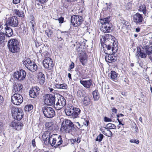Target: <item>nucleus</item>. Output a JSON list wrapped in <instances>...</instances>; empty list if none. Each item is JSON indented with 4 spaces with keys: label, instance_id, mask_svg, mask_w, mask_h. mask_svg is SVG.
<instances>
[{
    "label": "nucleus",
    "instance_id": "nucleus-5",
    "mask_svg": "<svg viewBox=\"0 0 152 152\" xmlns=\"http://www.w3.org/2000/svg\"><path fill=\"white\" fill-rule=\"evenodd\" d=\"M81 111L80 108L74 107L71 104H69L65 110L66 115L71 116L73 118L79 117Z\"/></svg>",
    "mask_w": 152,
    "mask_h": 152
},
{
    "label": "nucleus",
    "instance_id": "nucleus-31",
    "mask_svg": "<svg viewBox=\"0 0 152 152\" xmlns=\"http://www.w3.org/2000/svg\"><path fill=\"white\" fill-rule=\"evenodd\" d=\"M14 12L15 14L19 17H23L24 15V13L22 11L20 10H18L15 9Z\"/></svg>",
    "mask_w": 152,
    "mask_h": 152
},
{
    "label": "nucleus",
    "instance_id": "nucleus-48",
    "mask_svg": "<svg viewBox=\"0 0 152 152\" xmlns=\"http://www.w3.org/2000/svg\"><path fill=\"white\" fill-rule=\"evenodd\" d=\"M59 22L60 23H63L64 21V18L62 17H61L58 19Z\"/></svg>",
    "mask_w": 152,
    "mask_h": 152
},
{
    "label": "nucleus",
    "instance_id": "nucleus-16",
    "mask_svg": "<svg viewBox=\"0 0 152 152\" xmlns=\"http://www.w3.org/2000/svg\"><path fill=\"white\" fill-rule=\"evenodd\" d=\"M18 18L15 16H12L8 19L5 24L7 26L12 27H17L18 24Z\"/></svg>",
    "mask_w": 152,
    "mask_h": 152
},
{
    "label": "nucleus",
    "instance_id": "nucleus-37",
    "mask_svg": "<svg viewBox=\"0 0 152 152\" xmlns=\"http://www.w3.org/2000/svg\"><path fill=\"white\" fill-rule=\"evenodd\" d=\"M33 107V106L32 105L30 104L28 105L25 106L24 110L26 112H29L32 110Z\"/></svg>",
    "mask_w": 152,
    "mask_h": 152
},
{
    "label": "nucleus",
    "instance_id": "nucleus-39",
    "mask_svg": "<svg viewBox=\"0 0 152 152\" xmlns=\"http://www.w3.org/2000/svg\"><path fill=\"white\" fill-rule=\"evenodd\" d=\"M103 137V135L102 134H100L98 136H97L95 140L96 141H98L100 142L102 140Z\"/></svg>",
    "mask_w": 152,
    "mask_h": 152
},
{
    "label": "nucleus",
    "instance_id": "nucleus-41",
    "mask_svg": "<svg viewBox=\"0 0 152 152\" xmlns=\"http://www.w3.org/2000/svg\"><path fill=\"white\" fill-rule=\"evenodd\" d=\"M67 85L65 83L60 84V88L64 89H66L67 88Z\"/></svg>",
    "mask_w": 152,
    "mask_h": 152
},
{
    "label": "nucleus",
    "instance_id": "nucleus-25",
    "mask_svg": "<svg viewBox=\"0 0 152 152\" xmlns=\"http://www.w3.org/2000/svg\"><path fill=\"white\" fill-rule=\"evenodd\" d=\"M37 75L40 83L43 84L44 83L45 80L44 74L42 72H39L38 73Z\"/></svg>",
    "mask_w": 152,
    "mask_h": 152
},
{
    "label": "nucleus",
    "instance_id": "nucleus-11",
    "mask_svg": "<svg viewBox=\"0 0 152 152\" xmlns=\"http://www.w3.org/2000/svg\"><path fill=\"white\" fill-rule=\"evenodd\" d=\"M44 103L47 105L51 106L55 104L56 101L54 95L50 94H46L44 96Z\"/></svg>",
    "mask_w": 152,
    "mask_h": 152
},
{
    "label": "nucleus",
    "instance_id": "nucleus-2",
    "mask_svg": "<svg viewBox=\"0 0 152 152\" xmlns=\"http://www.w3.org/2000/svg\"><path fill=\"white\" fill-rule=\"evenodd\" d=\"M50 132L49 131H47L44 132L42 135V137L45 144L48 145H50L52 146H53L56 144L55 146L56 148L58 147L62 143V140L61 138V136H59L57 138L58 140L55 137V136H57V134H54L50 135Z\"/></svg>",
    "mask_w": 152,
    "mask_h": 152
},
{
    "label": "nucleus",
    "instance_id": "nucleus-29",
    "mask_svg": "<svg viewBox=\"0 0 152 152\" xmlns=\"http://www.w3.org/2000/svg\"><path fill=\"white\" fill-rule=\"evenodd\" d=\"M105 126L104 128L106 129H115L116 127L115 124L111 123L107 124Z\"/></svg>",
    "mask_w": 152,
    "mask_h": 152
},
{
    "label": "nucleus",
    "instance_id": "nucleus-44",
    "mask_svg": "<svg viewBox=\"0 0 152 152\" xmlns=\"http://www.w3.org/2000/svg\"><path fill=\"white\" fill-rule=\"evenodd\" d=\"M107 131L108 132L107 133V136L109 137H111L112 135V133L110 129H107Z\"/></svg>",
    "mask_w": 152,
    "mask_h": 152
},
{
    "label": "nucleus",
    "instance_id": "nucleus-19",
    "mask_svg": "<svg viewBox=\"0 0 152 152\" xmlns=\"http://www.w3.org/2000/svg\"><path fill=\"white\" fill-rule=\"evenodd\" d=\"M133 20L134 22L137 25L140 24L143 21L142 15L139 13H137L133 15Z\"/></svg>",
    "mask_w": 152,
    "mask_h": 152
},
{
    "label": "nucleus",
    "instance_id": "nucleus-49",
    "mask_svg": "<svg viewBox=\"0 0 152 152\" xmlns=\"http://www.w3.org/2000/svg\"><path fill=\"white\" fill-rule=\"evenodd\" d=\"M89 123V121L88 120H85V121L83 122V124L86 126H87L88 125V123Z\"/></svg>",
    "mask_w": 152,
    "mask_h": 152
},
{
    "label": "nucleus",
    "instance_id": "nucleus-42",
    "mask_svg": "<svg viewBox=\"0 0 152 152\" xmlns=\"http://www.w3.org/2000/svg\"><path fill=\"white\" fill-rule=\"evenodd\" d=\"M4 124L1 122H0V132H1L4 131Z\"/></svg>",
    "mask_w": 152,
    "mask_h": 152
},
{
    "label": "nucleus",
    "instance_id": "nucleus-23",
    "mask_svg": "<svg viewBox=\"0 0 152 152\" xmlns=\"http://www.w3.org/2000/svg\"><path fill=\"white\" fill-rule=\"evenodd\" d=\"M23 126V124L20 122L12 121V122L11 126L14 129H15L16 130H20Z\"/></svg>",
    "mask_w": 152,
    "mask_h": 152
},
{
    "label": "nucleus",
    "instance_id": "nucleus-55",
    "mask_svg": "<svg viewBox=\"0 0 152 152\" xmlns=\"http://www.w3.org/2000/svg\"><path fill=\"white\" fill-rule=\"evenodd\" d=\"M117 120L119 123V124L118 125H121L122 126H123L124 124H123L121 123V121L119 118L117 119Z\"/></svg>",
    "mask_w": 152,
    "mask_h": 152
},
{
    "label": "nucleus",
    "instance_id": "nucleus-43",
    "mask_svg": "<svg viewBox=\"0 0 152 152\" xmlns=\"http://www.w3.org/2000/svg\"><path fill=\"white\" fill-rule=\"evenodd\" d=\"M75 123L76 124L75 125L76 127L78 129H79L82 126H81V125L78 122H75Z\"/></svg>",
    "mask_w": 152,
    "mask_h": 152
},
{
    "label": "nucleus",
    "instance_id": "nucleus-54",
    "mask_svg": "<svg viewBox=\"0 0 152 152\" xmlns=\"http://www.w3.org/2000/svg\"><path fill=\"white\" fill-rule=\"evenodd\" d=\"M34 22V20H31V22H30V23H31V26H32V28H31V30H32L33 31H34V24H33V23Z\"/></svg>",
    "mask_w": 152,
    "mask_h": 152
},
{
    "label": "nucleus",
    "instance_id": "nucleus-35",
    "mask_svg": "<svg viewBox=\"0 0 152 152\" xmlns=\"http://www.w3.org/2000/svg\"><path fill=\"white\" fill-rule=\"evenodd\" d=\"M82 47L83 46L80 44L77 45L76 46V49L79 53L80 54V53L83 52V49Z\"/></svg>",
    "mask_w": 152,
    "mask_h": 152
},
{
    "label": "nucleus",
    "instance_id": "nucleus-59",
    "mask_svg": "<svg viewBox=\"0 0 152 152\" xmlns=\"http://www.w3.org/2000/svg\"><path fill=\"white\" fill-rule=\"evenodd\" d=\"M55 87L57 88H60V84H57L55 85Z\"/></svg>",
    "mask_w": 152,
    "mask_h": 152
},
{
    "label": "nucleus",
    "instance_id": "nucleus-9",
    "mask_svg": "<svg viewBox=\"0 0 152 152\" xmlns=\"http://www.w3.org/2000/svg\"><path fill=\"white\" fill-rule=\"evenodd\" d=\"M82 16L77 15H74L71 17V22L75 27H78L83 22Z\"/></svg>",
    "mask_w": 152,
    "mask_h": 152
},
{
    "label": "nucleus",
    "instance_id": "nucleus-60",
    "mask_svg": "<svg viewBox=\"0 0 152 152\" xmlns=\"http://www.w3.org/2000/svg\"><path fill=\"white\" fill-rule=\"evenodd\" d=\"M75 141L77 143H78L80 142V138L78 137L77 140L76 139H75Z\"/></svg>",
    "mask_w": 152,
    "mask_h": 152
},
{
    "label": "nucleus",
    "instance_id": "nucleus-63",
    "mask_svg": "<svg viewBox=\"0 0 152 152\" xmlns=\"http://www.w3.org/2000/svg\"><path fill=\"white\" fill-rule=\"evenodd\" d=\"M48 52H45L44 53V55L45 56V57H47V56H48Z\"/></svg>",
    "mask_w": 152,
    "mask_h": 152
},
{
    "label": "nucleus",
    "instance_id": "nucleus-50",
    "mask_svg": "<svg viewBox=\"0 0 152 152\" xmlns=\"http://www.w3.org/2000/svg\"><path fill=\"white\" fill-rule=\"evenodd\" d=\"M75 66V64L73 62H72L71 64L69 66V69H73Z\"/></svg>",
    "mask_w": 152,
    "mask_h": 152
},
{
    "label": "nucleus",
    "instance_id": "nucleus-18",
    "mask_svg": "<svg viewBox=\"0 0 152 152\" xmlns=\"http://www.w3.org/2000/svg\"><path fill=\"white\" fill-rule=\"evenodd\" d=\"M40 88L37 86L33 87L30 89L29 95L31 98H34L37 97L39 95L40 92Z\"/></svg>",
    "mask_w": 152,
    "mask_h": 152
},
{
    "label": "nucleus",
    "instance_id": "nucleus-7",
    "mask_svg": "<svg viewBox=\"0 0 152 152\" xmlns=\"http://www.w3.org/2000/svg\"><path fill=\"white\" fill-rule=\"evenodd\" d=\"M11 112L13 117L17 120H20L23 117V111L20 108L13 107L12 108Z\"/></svg>",
    "mask_w": 152,
    "mask_h": 152
},
{
    "label": "nucleus",
    "instance_id": "nucleus-22",
    "mask_svg": "<svg viewBox=\"0 0 152 152\" xmlns=\"http://www.w3.org/2000/svg\"><path fill=\"white\" fill-rule=\"evenodd\" d=\"M4 29L5 30V34L6 37H10L12 36L13 34V30L12 28L9 27L7 24L4 25Z\"/></svg>",
    "mask_w": 152,
    "mask_h": 152
},
{
    "label": "nucleus",
    "instance_id": "nucleus-45",
    "mask_svg": "<svg viewBox=\"0 0 152 152\" xmlns=\"http://www.w3.org/2000/svg\"><path fill=\"white\" fill-rule=\"evenodd\" d=\"M130 142L132 143H134L136 144H138L139 143V141L138 140L131 139L130 140Z\"/></svg>",
    "mask_w": 152,
    "mask_h": 152
},
{
    "label": "nucleus",
    "instance_id": "nucleus-36",
    "mask_svg": "<svg viewBox=\"0 0 152 152\" xmlns=\"http://www.w3.org/2000/svg\"><path fill=\"white\" fill-rule=\"evenodd\" d=\"M85 94V92L82 90H79L77 92V96L79 97H84Z\"/></svg>",
    "mask_w": 152,
    "mask_h": 152
},
{
    "label": "nucleus",
    "instance_id": "nucleus-4",
    "mask_svg": "<svg viewBox=\"0 0 152 152\" xmlns=\"http://www.w3.org/2000/svg\"><path fill=\"white\" fill-rule=\"evenodd\" d=\"M112 18L109 16L106 18L100 19V22L102 24L101 30L104 33L110 32L112 30V23L110 22Z\"/></svg>",
    "mask_w": 152,
    "mask_h": 152
},
{
    "label": "nucleus",
    "instance_id": "nucleus-12",
    "mask_svg": "<svg viewBox=\"0 0 152 152\" xmlns=\"http://www.w3.org/2000/svg\"><path fill=\"white\" fill-rule=\"evenodd\" d=\"M137 52L139 55L140 57L145 58L147 56V54H150L152 53V46L148 48H146L145 51L141 50L140 48H137Z\"/></svg>",
    "mask_w": 152,
    "mask_h": 152
},
{
    "label": "nucleus",
    "instance_id": "nucleus-14",
    "mask_svg": "<svg viewBox=\"0 0 152 152\" xmlns=\"http://www.w3.org/2000/svg\"><path fill=\"white\" fill-rule=\"evenodd\" d=\"M23 101V98L20 94L16 93L11 96V101L14 104L18 105L21 104Z\"/></svg>",
    "mask_w": 152,
    "mask_h": 152
},
{
    "label": "nucleus",
    "instance_id": "nucleus-28",
    "mask_svg": "<svg viewBox=\"0 0 152 152\" xmlns=\"http://www.w3.org/2000/svg\"><path fill=\"white\" fill-rule=\"evenodd\" d=\"M46 128L48 130L52 131L53 129V125L52 122H46L45 124Z\"/></svg>",
    "mask_w": 152,
    "mask_h": 152
},
{
    "label": "nucleus",
    "instance_id": "nucleus-15",
    "mask_svg": "<svg viewBox=\"0 0 152 152\" xmlns=\"http://www.w3.org/2000/svg\"><path fill=\"white\" fill-rule=\"evenodd\" d=\"M26 73L25 70L21 69L14 73V77L20 81H22L25 78Z\"/></svg>",
    "mask_w": 152,
    "mask_h": 152
},
{
    "label": "nucleus",
    "instance_id": "nucleus-47",
    "mask_svg": "<svg viewBox=\"0 0 152 152\" xmlns=\"http://www.w3.org/2000/svg\"><path fill=\"white\" fill-rule=\"evenodd\" d=\"M132 7V3L131 2L128 3L126 5V7L127 10L130 9Z\"/></svg>",
    "mask_w": 152,
    "mask_h": 152
},
{
    "label": "nucleus",
    "instance_id": "nucleus-52",
    "mask_svg": "<svg viewBox=\"0 0 152 152\" xmlns=\"http://www.w3.org/2000/svg\"><path fill=\"white\" fill-rule=\"evenodd\" d=\"M117 128L118 129H121V130H123L124 128L123 126H121L120 125H118L117 126Z\"/></svg>",
    "mask_w": 152,
    "mask_h": 152
},
{
    "label": "nucleus",
    "instance_id": "nucleus-1",
    "mask_svg": "<svg viewBox=\"0 0 152 152\" xmlns=\"http://www.w3.org/2000/svg\"><path fill=\"white\" fill-rule=\"evenodd\" d=\"M104 43L102 45L104 52L113 53L117 51L118 46L117 41H115V38L109 34H105L103 38Z\"/></svg>",
    "mask_w": 152,
    "mask_h": 152
},
{
    "label": "nucleus",
    "instance_id": "nucleus-26",
    "mask_svg": "<svg viewBox=\"0 0 152 152\" xmlns=\"http://www.w3.org/2000/svg\"><path fill=\"white\" fill-rule=\"evenodd\" d=\"M138 10L140 12H142L145 15L146 13V8L145 5L142 2L139 5Z\"/></svg>",
    "mask_w": 152,
    "mask_h": 152
},
{
    "label": "nucleus",
    "instance_id": "nucleus-24",
    "mask_svg": "<svg viewBox=\"0 0 152 152\" xmlns=\"http://www.w3.org/2000/svg\"><path fill=\"white\" fill-rule=\"evenodd\" d=\"M80 58V61L83 65L85 64V63L86 62L87 59V57L86 54L84 52L80 53L79 55Z\"/></svg>",
    "mask_w": 152,
    "mask_h": 152
},
{
    "label": "nucleus",
    "instance_id": "nucleus-13",
    "mask_svg": "<svg viewBox=\"0 0 152 152\" xmlns=\"http://www.w3.org/2000/svg\"><path fill=\"white\" fill-rule=\"evenodd\" d=\"M56 104L54 105V107L57 110L62 109L66 104V100L64 97L61 96V97L57 99Z\"/></svg>",
    "mask_w": 152,
    "mask_h": 152
},
{
    "label": "nucleus",
    "instance_id": "nucleus-10",
    "mask_svg": "<svg viewBox=\"0 0 152 152\" xmlns=\"http://www.w3.org/2000/svg\"><path fill=\"white\" fill-rule=\"evenodd\" d=\"M42 111L44 115L47 118H51L55 115V111L51 107H44L42 108Z\"/></svg>",
    "mask_w": 152,
    "mask_h": 152
},
{
    "label": "nucleus",
    "instance_id": "nucleus-61",
    "mask_svg": "<svg viewBox=\"0 0 152 152\" xmlns=\"http://www.w3.org/2000/svg\"><path fill=\"white\" fill-rule=\"evenodd\" d=\"M68 77L69 78V80H72V76H71V74L69 73L68 74Z\"/></svg>",
    "mask_w": 152,
    "mask_h": 152
},
{
    "label": "nucleus",
    "instance_id": "nucleus-33",
    "mask_svg": "<svg viewBox=\"0 0 152 152\" xmlns=\"http://www.w3.org/2000/svg\"><path fill=\"white\" fill-rule=\"evenodd\" d=\"M93 98L95 100L97 101L99 98L100 96L97 90H95L93 92Z\"/></svg>",
    "mask_w": 152,
    "mask_h": 152
},
{
    "label": "nucleus",
    "instance_id": "nucleus-62",
    "mask_svg": "<svg viewBox=\"0 0 152 152\" xmlns=\"http://www.w3.org/2000/svg\"><path fill=\"white\" fill-rule=\"evenodd\" d=\"M102 133L104 134V135H106V136H107V133L106 132L104 131V130L103 131H102Z\"/></svg>",
    "mask_w": 152,
    "mask_h": 152
},
{
    "label": "nucleus",
    "instance_id": "nucleus-57",
    "mask_svg": "<svg viewBox=\"0 0 152 152\" xmlns=\"http://www.w3.org/2000/svg\"><path fill=\"white\" fill-rule=\"evenodd\" d=\"M20 1H12L13 3L14 4H17L20 3Z\"/></svg>",
    "mask_w": 152,
    "mask_h": 152
},
{
    "label": "nucleus",
    "instance_id": "nucleus-51",
    "mask_svg": "<svg viewBox=\"0 0 152 152\" xmlns=\"http://www.w3.org/2000/svg\"><path fill=\"white\" fill-rule=\"evenodd\" d=\"M4 99L3 96L0 95V105L3 102Z\"/></svg>",
    "mask_w": 152,
    "mask_h": 152
},
{
    "label": "nucleus",
    "instance_id": "nucleus-20",
    "mask_svg": "<svg viewBox=\"0 0 152 152\" xmlns=\"http://www.w3.org/2000/svg\"><path fill=\"white\" fill-rule=\"evenodd\" d=\"M117 51L115 52H113V53H109L108 52L104 53L106 54V55L105 56V60L106 62L109 63H112L114 62L116 60V57L115 56L113 55V54L116 52Z\"/></svg>",
    "mask_w": 152,
    "mask_h": 152
},
{
    "label": "nucleus",
    "instance_id": "nucleus-21",
    "mask_svg": "<svg viewBox=\"0 0 152 152\" xmlns=\"http://www.w3.org/2000/svg\"><path fill=\"white\" fill-rule=\"evenodd\" d=\"M80 83L84 87L87 88H89L93 86V81L91 79L88 80H81Z\"/></svg>",
    "mask_w": 152,
    "mask_h": 152
},
{
    "label": "nucleus",
    "instance_id": "nucleus-64",
    "mask_svg": "<svg viewBox=\"0 0 152 152\" xmlns=\"http://www.w3.org/2000/svg\"><path fill=\"white\" fill-rule=\"evenodd\" d=\"M94 152H99L98 148L95 147L94 148Z\"/></svg>",
    "mask_w": 152,
    "mask_h": 152
},
{
    "label": "nucleus",
    "instance_id": "nucleus-17",
    "mask_svg": "<svg viewBox=\"0 0 152 152\" xmlns=\"http://www.w3.org/2000/svg\"><path fill=\"white\" fill-rule=\"evenodd\" d=\"M43 64L44 67L48 69H50L54 66L51 58L49 57H45L43 61Z\"/></svg>",
    "mask_w": 152,
    "mask_h": 152
},
{
    "label": "nucleus",
    "instance_id": "nucleus-38",
    "mask_svg": "<svg viewBox=\"0 0 152 152\" xmlns=\"http://www.w3.org/2000/svg\"><path fill=\"white\" fill-rule=\"evenodd\" d=\"M46 2V1H35V3L36 6L37 7V6L39 7L40 5L42 6L41 4H43Z\"/></svg>",
    "mask_w": 152,
    "mask_h": 152
},
{
    "label": "nucleus",
    "instance_id": "nucleus-34",
    "mask_svg": "<svg viewBox=\"0 0 152 152\" xmlns=\"http://www.w3.org/2000/svg\"><path fill=\"white\" fill-rule=\"evenodd\" d=\"M5 41H7L5 39V34L3 32H1L0 33V44Z\"/></svg>",
    "mask_w": 152,
    "mask_h": 152
},
{
    "label": "nucleus",
    "instance_id": "nucleus-30",
    "mask_svg": "<svg viewBox=\"0 0 152 152\" xmlns=\"http://www.w3.org/2000/svg\"><path fill=\"white\" fill-rule=\"evenodd\" d=\"M90 102V99L89 97L88 96H85L83 99V104L85 106L88 105L89 104Z\"/></svg>",
    "mask_w": 152,
    "mask_h": 152
},
{
    "label": "nucleus",
    "instance_id": "nucleus-58",
    "mask_svg": "<svg viewBox=\"0 0 152 152\" xmlns=\"http://www.w3.org/2000/svg\"><path fill=\"white\" fill-rule=\"evenodd\" d=\"M32 145L34 147L36 146L35 140L34 139L32 141Z\"/></svg>",
    "mask_w": 152,
    "mask_h": 152
},
{
    "label": "nucleus",
    "instance_id": "nucleus-8",
    "mask_svg": "<svg viewBox=\"0 0 152 152\" xmlns=\"http://www.w3.org/2000/svg\"><path fill=\"white\" fill-rule=\"evenodd\" d=\"M22 62L25 67L31 72H35L37 69V66L35 63L31 61L29 58L23 60Z\"/></svg>",
    "mask_w": 152,
    "mask_h": 152
},
{
    "label": "nucleus",
    "instance_id": "nucleus-40",
    "mask_svg": "<svg viewBox=\"0 0 152 152\" xmlns=\"http://www.w3.org/2000/svg\"><path fill=\"white\" fill-rule=\"evenodd\" d=\"M45 34L47 35L48 37H50L51 36L53 33V31L51 30H46L45 31Z\"/></svg>",
    "mask_w": 152,
    "mask_h": 152
},
{
    "label": "nucleus",
    "instance_id": "nucleus-53",
    "mask_svg": "<svg viewBox=\"0 0 152 152\" xmlns=\"http://www.w3.org/2000/svg\"><path fill=\"white\" fill-rule=\"evenodd\" d=\"M121 23L124 25H125L126 26V24L128 23L127 21L124 20H122Z\"/></svg>",
    "mask_w": 152,
    "mask_h": 152
},
{
    "label": "nucleus",
    "instance_id": "nucleus-56",
    "mask_svg": "<svg viewBox=\"0 0 152 152\" xmlns=\"http://www.w3.org/2000/svg\"><path fill=\"white\" fill-rule=\"evenodd\" d=\"M112 110L113 112L116 113L117 112V110L115 107H113L112 109Z\"/></svg>",
    "mask_w": 152,
    "mask_h": 152
},
{
    "label": "nucleus",
    "instance_id": "nucleus-27",
    "mask_svg": "<svg viewBox=\"0 0 152 152\" xmlns=\"http://www.w3.org/2000/svg\"><path fill=\"white\" fill-rule=\"evenodd\" d=\"M23 85L20 84H15L14 85V91L16 92L21 91L23 88Z\"/></svg>",
    "mask_w": 152,
    "mask_h": 152
},
{
    "label": "nucleus",
    "instance_id": "nucleus-32",
    "mask_svg": "<svg viewBox=\"0 0 152 152\" xmlns=\"http://www.w3.org/2000/svg\"><path fill=\"white\" fill-rule=\"evenodd\" d=\"M118 74L113 71H112L110 72L111 78L113 80H116L117 79Z\"/></svg>",
    "mask_w": 152,
    "mask_h": 152
},
{
    "label": "nucleus",
    "instance_id": "nucleus-46",
    "mask_svg": "<svg viewBox=\"0 0 152 152\" xmlns=\"http://www.w3.org/2000/svg\"><path fill=\"white\" fill-rule=\"evenodd\" d=\"M104 121L105 122H111L112 120L107 117H105L104 118Z\"/></svg>",
    "mask_w": 152,
    "mask_h": 152
},
{
    "label": "nucleus",
    "instance_id": "nucleus-3",
    "mask_svg": "<svg viewBox=\"0 0 152 152\" xmlns=\"http://www.w3.org/2000/svg\"><path fill=\"white\" fill-rule=\"evenodd\" d=\"M60 129L63 132L71 134L77 131L73 122L70 120L66 119L62 122Z\"/></svg>",
    "mask_w": 152,
    "mask_h": 152
},
{
    "label": "nucleus",
    "instance_id": "nucleus-6",
    "mask_svg": "<svg viewBox=\"0 0 152 152\" xmlns=\"http://www.w3.org/2000/svg\"><path fill=\"white\" fill-rule=\"evenodd\" d=\"M8 47L10 51L13 53L18 52L20 49L18 41L15 39H11L8 41Z\"/></svg>",
    "mask_w": 152,
    "mask_h": 152
}]
</instances>
